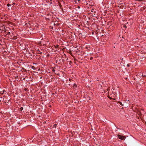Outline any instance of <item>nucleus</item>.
<instances>
[{"mask_svg":"<svg viewBox=\"0 0 146 146\" xmlns=\"http://www.w3.org/2000/svg\"><path fill=\"white\" fill-rule=\"evenodd\" d=\"M108 93L109 94L108 95V97L109 98L111 99L113 98H112V97H114V95H115V93H113V91L112 92L110 91V92H109Z\"/></svg>","mask_w":146,"mask_h":146,"instance_id":"obj_1","label":"nucleus"},{"mask_svg":"<svg viewBox=\"0 0 146 146\" xmlns=\"http://www.w3.org/2000/svg\"><path fill=\"white\" fill-rule=\"evenodd\" d=\"M118 137L120 139L123 140L125 138V136H121L120 135H117Z\"/></svg>","mask_w":146,"mask_h":146,"instance_id":"obj_2","label":"nucleus"},{"mask_svg":"<svg viewBox=\"0 0 146 146\" xmlns=\"http://www.w3.org/2000/svg\"><path fill=\"white\" fill-rule=\"evenodd\" d=\"M5 92L6 93V91H5V90L3 89L0 87V94H3L5 93Z\"/></svg>","mask_w":146,"mask_h":146,"instance_id":"obj_3","label":"nucleus"},{"mask_svg":"<svg viewBox=\"0 0 146 146\" xmlns=\"http://www.w3.org/2000/svg\"><path fill=\"white\" fill-rule=\"evenodd\" d=\"M118 103L120 104L121 105V106H127V105H126V102H124L123 103V104H122V103L120 102H118Z\"/></svg>","mask_w":146,"mask_h":146,"instance_id":"obj_4","label":"nucleus"},{"mask_svg":"<svg viewBox=\"0 0 146 146\" xmlns=\"http://www.w3.org/2000/svg\"><path fill=\"white\" fill-rule=\"evenodd\" d=\"M17 38V37L16 36H13V37L11 38V39H13V40H15Z\"/></svg>","mask_w":146,"mask_h":146,"instance_id":"obj_5","label":"nucleus"},{"mask_svg":"<svg viewBox=\"0 0 146 146\" xmlns=\"http://www.w3.org/2000/svg\"><path fill=\"white\" fill-rule=\"evenodd\" d=\"M142 76L143 77H146V72L144 73V74H142Z\"/></svg>","mask_w":146,"mask_h":146,"instance_id":"obj_6","label":"nucleus"},{"mask_svg":"<svg viewBox=\"0 0 146 146\" xmlns=\"http://www.w3.org/2000/svg\"><path fill=\"white\" fill-rule=\"evenodd\" d=\"M13 33H12L11 34H10V36H9V37H10V38H11V37H13Z\"/></svg>","mask_w":146,"mask_h":146,"instance_id":"obj_7","label":"nucleus"},{"mask_svg":"<svg viewBox=\"0 0 146 146\" xmlns=\"http://www.w3.org/2000/svg\"><path fill=\"white\" fill-rule=\"evenodd\" d=\"M79 52H78V51H76V53L78 55H80L81 56H82L83 54H79Z\"/></svg>","mask_w":146,"mask_h":146,"instance_id":"obj_8","label":"nucleus"},{"mask_svg":"<svg viewBox=\"0 0 146 146\" xmlns=\"http://www.w3.org/2000/svg\"><path fill=\"white\" fill-rule=\"evenodd\" d=\"M142 113H143V112H142L141 111H139L138 113V114L139 115L140 114L141 115L142 114Z\"/></svg>","mask_w":146,"mask_h":146,"instance_id":"obj_9","label":"nucleus"},{"mask_svg":"<svg viewBox=\"0 0 146 146\" xmlns=\"http://www.w3.org/2000/svg\"><path fill=\"white\" fill-rule=\"evenodd\" d=\"M31 68L32 69H33V70H35V67L34 66H33L31 67Z\"/></svg>","mask_w":146,"mask_h":146,"instance_id":"obj_10","label":"nucleus"},{"mask_svg":"<svg viewBox=\"0 0 146 146\" xmlns=\"http://www.w3.org/2000/svg\"><path fill=\"white\" fill-rule=\"evenodd\" d=\"M55 46L56 48H59V46L58 45H56V46Z\"/></svg>","mask_w":146,"mask_h":146,"instance_id":"obj_11","label":"nucleus"},{"mask_svg":"<svg viewBox=\"0 0 146 146\" xmlns=\"http://www.w3.org/2000/svg\"><path fill=\"white\" fill-rule=\"evenodd\" d=\"M80 34L82 36V37L83 36V37H85V36H84V35H82V33H80Z\"/></svg>","mask_w":146,"mask_h":146,"instance_id":"obj_12","label":"nucleus"},{"mask_svg":"<svg viewBox=\"0 0 146 146\" xmlns=\"http://www.w3.org/2000/svg\"><path fill=\"white\" fill-rule=\"evenodd\" d=\"M23 109V107H21L20 108V111H22Z\"/></svg>","mask_w":146,"mask_h":146,"instance_id":"obj_13","label":"nucleus"},{"mask_svg":"<svg viewBox=\"0 0 146 146\" xmlns=\"http://www.w3.org/2000/svg\"><path fill=\"white\" fill-rule=\"evenodd\" d=\"M56 126H57V124H54L53 125V127L54 128H56Z\"/></svg>","mask_w":146,"mask_h":146,"instance_id":"obj_14","label":"nucleus"},{"mask_svg":"<svg viewBox=\"0 0 146 146\" xmlns=\"http://www.w3.org/2000/svg\"><path fill=\"white\" fill-rule=\"evenodd\" d=\"M11 5L9 3H8L7 4V6L8 7H9L10 6H11Z\"/></svg>","mask_w":146,"mask_h":146,"instance_id":"obj_15","label":"nucleus"},{"mask_svg":"<svg viewBox=\"0 0 146 146\" xmlns=\"http://www.w3.org/2000/svg\"><path fill=\"white\" fill-rule=\"evenodd\" d=\"M7 35H10V32H8L7 33Z\"/></svg>","mask_w":146,"mask_h":146,"instance_id":"obj_16","label":"nucleus"},{"mask_svg":"<svg viewBox=\"0 0 146 146\" xmlns=\"http://www.w3.org/2000/svg\"><path fill=\"white\" fill-rule=\"evenodd\" d=\"M93 59V57H91L90 58V60H92V59Z\"/></svg>","mask_w":146,"mask_h":146,"instance_id":"obj_17","label":"nucleus"},{"mask_svg":"<svg viewBox=\"0 0 146 146\" xmlns=\"http://www.w3.org/2000/svg\"><path fill=\"white\" fill-rule=\"evenodd\" d=\"M74 87H77V85H76V84H75L74 85Z\"/></svg>","mask_w":146,"mask_h":146,"instance_id":"obj_18","label":"nucleus"},{"mask_svg":"<svg viewBox=\"0 0 146 146\" xmlns=\"http://www.w3.org/2000/svg\"><path fill=\"white\" fill-rule=\"evenodd\" d=\"M4 31L5 32H6V29H5V27H4Z\"/></svg>","mask_w":146,"mask_h":146,"instance_id":"obj_19","label":"nucleus"},{"mask_svg":"<svg viewBox=\"0 0 146 146\" xmlns=\"http://www.w3.org/2000/svg\"><path fill=\"white\" fill-rule=\"evenodd\" d=\"M52 71L54 72L55 71V70L54 69H53Z\"/></svg>","mask_w":146,"mask_h":146,"instance_id":"obj_20","label":"nucleus"},{"mask_svg":"<svg viewBox=\"0 0 146 146\" xmlns=\"http://www.w3.org/2000/svg\"><path fill=\"white\" fill-rule=\"evenodd\" d=\"M77 7H78V9H80V6H78Z\"/></svg>","mask_w":146,"mask_h":146,"instance_id":"obj_21","label":"nucleus"},{"mask_svg":"<svg viewBox=\"0 0 146 146\" xmlns=\"http://www.w3.org/2000/svg\"><path fill=\"white\" fill-rule=\"evenodd\" d=\"M55 73L56 74H57V75H58V74H58L57 73V72H56V73Z\"/></svg>","mask_w":146,"mask_h":146,"instance_id":"obj_22","label":"nucleus"},{"mask_svg":"<svg viewBox=\"0 0 146 146\" xmlns=\"http://www.w3.org/2000/svg\"><path fill=\"white\" fill-rule=\"evenodd\" d=\"M42 53V52H40V54H41Z\"/></svg>","mask_w":146,"mask_h":146,"instance_id":"obj_23","label":"nucleus"},{"mask_svg":"<svg viewBox=\"0 0 146 146\" xmlns=\"http://www.w3.org/2000/svg\"><path fill=\"white\" fill-rule=\"evenodd\" d=\"M129 66V64H127V66Z\"/></svg>","mask_w":146,"mask_h":146,"instance_id":"obj_24","label":"nucleus"},{"mask_svg":"<svg viewBox=\"0 0 146 146\" xmlns=\"http://www.w3.org/2000/svg\"><path fill=\"white\" fill-rule=\"evenodd\" d=\"M141 111H144V110H141Z\"/></svg>","mask_w":146,"mask_h":146,"instance_id":"obj_25","label":"nucleus"},{"mask_svg":"<svg viewBox=\"0 0 146 146\" xmlns=\"http://www.w3.org/2000/svg\"><path fill=\"white\" fill-rule=\"evenodd\" d=\"M78 1L79 2L80 1V0H78Z\"/></svg>","mask_w":146,"mask_h":146,"instance_id":"obj_26","label":"nucleus"},{"mask_svg":"<svg viewBox=\"0 0 146 146\" xmlns=\"http://www.w3.org/2000/svg\"><path fill=\"white\" fill-rule=\"evenodd\" d=\"M36 64V63H34V64Z\"/></svg>","mask_w":146,"mask_h":146,"instance_id":"obj_27","label":"nucleus"},{"mask_svg":"<svg viewBox=\"0 0 146 146\" xmlns=\"http://www.w3.org/2000/svg\"><path fill=\"white\" fill-rule=\"evenodd\" d=\"M125 28H126V27H127L126 26H125Z\"/></svg>","mask_w":146,"mask_h":146,"instance_id":"obj_28","label":"nucleus"},{"mask_svg":"<svg viewBox=\"0 0 146 146\" xmlns=\"http://www.w3.org/2000/svg\"><path fill=\"white\" fill-rule=\"evenodd\" d=\"M15 4V3H13V4Z\"/></svg>","mask_w":146,"mask_h":146,"instance_id":"obj_29","label":"nucleus"},{"mask_svg":"<svg viewBox=\"0 0 146 146\" xmlns=\"http://www.w3.org/2000/svg\"><path fill=\"white\" fill-rule=\"evenodd\" d=\"M145 124H146V122H145Z\"/></svg>","mask_w":146,"mask_h":146,"instance_id":"obj_30","label":"nucleus"}]
</instances>
